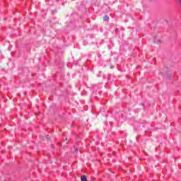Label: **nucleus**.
Instances as JSON below:
<instances>
[{
  "instance_id": "f257e3e1",
  "label": "nucleus",
  "mask_w": 181,
  "mask_h": 181,
  "mask_svg": "<svg viewBox=\"0 0 181 181\" xmlns=\"http://www.w3.org/2000/svg\"><path fill=\"white\" fill-rule=\"evenodd\" d=\"M103 21L105 22H108V21H110V17H108V16H105L103 18Z\"/></svg>"
},
{
  "instance_id": "f03ea898",
  "label": "nucleus",
  "mask_w": 181,
  "mask_h": 181,
  "mask_svg": "<svg viewBox=\"0 0 181 181\" xmlns=\"http://www.w3.org/2000/svg\"><path fill=\"white\" fill-rule=\"evenodd\" d=\"M81 181H88V180H87V177H86V175H83V176L81 177Z\"/></svg>"
},
{
  "instance_id": "7ed1b4c3",
  "label": "nucleus",
  "mask_w": 181,
  "mask_h": 181,
  "mask_svg": "<svg viewBox=\"0 0 181 181\" xmlns=\"http://www.w3.org/2000/svg\"><path fill=\"white\" fill-rule=\"evenodd\" d=\"M74 151H75L76 152H78V148H75Z\"/></svg>"
},
{
  "instance_id": "20e7f679",
  "label": "nucleus",
  "mask_w": 181,
  "mask_h": 181,
  "mask_svg": "<svg viewBox=\"0 0 181 181\" xmlns=\"http://www.w3.org/2000/svg\"><path fill=\"white\" fill-rule=\"evenodd\" d=\"M158 42H160V40H158Z\"/></svg>"
}]
</instances>
